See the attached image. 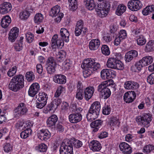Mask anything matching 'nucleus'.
I'll return each mask as SVG.
<instances>
[{
  "instance_id": "obj_16",
  "label": "nucleus",
  "mask_w": 154,
  "mask_h": 154,
  "mask_svg": "<svg viewBox=\"0 0 154 154\" xmlns=\"http://www.w3.org/2000/svg\"><path fill=\"white\" fill-rule=\"evenodd\" d=\"M51 133L47 129H42L38 133V138L42 140H46L50 138Z\"/></svg>"
},
{
  "instance_id": "obj_58",
  "label": "nucleus",
  "mask_w": 154,
  "mask_h": 154,
  "mask_svg": "<svg viewBox=\"0 0 154 154\" xmlns=\"http://www.w3.org/2000/svg\"><path fill=\"white\" fill-rule=\"evenodd\" d=\"M124 68V65L120 60H117L115 69L122 70Z\"/></svg>"
},
{
  "instance_id": "obj_20",
  "label": "nucleus",
  "mask_w": 154,
  "mask_h": 154,
  "mask_svg": "<svg viewBox=\"0 0 154 154\" xmlns=\"http://www.w3.org/2000/svg\"><path fill=\"white\" fill-rule=\"evenodd\" d=\"M94 91L93 87L89 86L87 87L84 91L85 98L86 100H88L92 97Z\"/></svg>"
},
{
  "instance_id": "obj_24",
  "label": "nucleus",
  "mask_w": 154,
  "mask_h": 154,
  "mask_svg": "<svg viewBox=\"0 0 154 154\" xmlns=\"http://www.w3.org/2000/svg\"><path fill=\"white\" fill-rule=\"evenodd\" d=\"M89 146L93 151H98L101 148V146L100 142L96 140H93L89 143Z\"/></svg>"
},
{
  "instance_id": "obj_57",
  "label": "nucleus",
  "mask_w": 154,
  "mask_h": 154,
  "mask_svg": "<svg viewBox=\"0 0 154 154\" xmlns=\"http://www.w3.org/2000/svg\"><path fill=\"white\" fill-rule=\"evenodd\" d=\"M103 39L105 42L108 43L112 40V37L111 35L109 33H107L103 35Z\"/></svg>"
},
{
  "instance_id": "obj_50",
  "label": "nucleus",
  "mask_w": 154,
  "mask_h": 154,
  "mask_svg": "<svg viewBox=\"0 0 154 154\" xmlns=\"http://www.w3.org/2000/svg\"><path fill=\"white\" fill-rule=\"evenodd\" d=\"M25 76L29 82L32 81L35 79V75L33 72L31 71L27 72Z\"/></svg>"
},
{
  "instance_id": "obj_59",
  "label": "nucleus",
  "mask_w": 154,
  "mask_h": 154,
  "mask_svg": "<svg viewBox=\"0 0 154 154\" xmlns=\"http://www.w3.org/2000/svg\"><path fill=\"white\" fill-rule=\"evenodd\" d=\"M111 111V109L109 106L108 105L106 106L103 107V113L105 115L109 114Z\"/></svg>"
},
{
  "instance_id": "obj_18",
  "label": "nucleus",
  "mask_w": 154,
  "mask_h": 154,
  "mask_svg": "<svg viewBox=\"0 0 154 154\" xmlns=\"http://www.w3.org/2000/svg\"><path fill=\"white\" fill-rule=\"evenodd\" d=\"M12 5L11 4L8 2H5L1 5L0 6V14H6L11 10Z\"/></svg>"
},
{
  "instance_id": "obj_3",
  "label": "nucleus",
  "mask_w": 154,
  "mask_h": 154,
  "mask_svg": "<svg viewBox=\"0 0 154 154\" xmlns=\"http://www.w3.org/2000/svg\"><path fill=\"white\" fill-rule=\"evenodd\" d=\"M113 83L112 80H108L102 82L98 86L97 91L100 93V95L102 98L106 99L110 97L111 94L110 90L107 87L110 86Z\"/></svg>"
},
{
  "instance_id": "obj_61",
  "label": "nucleus",
  "mask_w": 154,
  "mask_h": 154,
  "mask_svg": "<svg viewBox=\"0 0 154 154\" xmlns=\"http://www.w3.org/2000/svg\"><path fill=\"white\" fill-rule=\"evenodd\" d=\"M5 151L7 152H9L12 150V147L11 145L9 143H6L4 147Z\"/></svg>"
},
{
  "instance_id": "obj_28",
  "label": "nucleus",
  "mask_w": 154,
  "mask_h": 154,
  "mask_svg": "<svg viewBox=\"0 0 154 154\" xmlns=\"http://www.w3.org/2000/svg\"><path fill=\"white\" fill-rule=\"evenodd\" d=\"M48 98L47 94L44 92L40 93L38 94V97L36 100V102H39L44 103L46 105L47 101Z\"/></svg>"
},
{
  "instance_id": "obj_53",
  "label": "nucleus",
  "mask_w": 154,
  "mask_h": 154,
  "mask_svg": "<svg viewBox=\"0 0 154 154\" xmlns=\"http://www.w3.org/2000/svg\"><path fill=\"white\" fill-rule=\"evenodd\" d=\"M26 41L29 43L32 42L34 39L33 35L30 32L26 34Z\"/></svg>"
},
{
  "instance_id": "obj_8",
  "label": "nucleus",
  "mask_w": 154,
  "mask_h": 154,
  "mask_svg": "<svg viewBox=\"0 0 154 154\" xmlns=\"http://www.w3.org/2000/svg\"><path fill=\"white\" fill-rule=\"evenodd\" d=\"M143 5L140 1H130L128 3V8L132 11H137L141 8Z\"/></svg>"
},
{
  "instance_id": "obj_7",
  "label": "nucleus",
  "mask_w": 154,
  "mask_h": 154,
  "mask_svg": "<svg viewBox=\"0 0 154 154\" xmlns=\"http://www.w3.org/2000/svg\"><path fill=\"white\" fill-rule=\"evenodd\" d=\"M152 115L149 113H145L142 117H138L136 119V121L140 122L144 126H149L152 120Z\"/></svg>"
},
{
  "instance_id": "obj_15",
  "label": "nucleus",
  "mask_w": 154,
  "mask_h": 154,
  "mask_svg": "<svg viewBox=\"0 0 154 154\" xmlns=\"http://www.w3.org/2000/svg\"><path fill=\"white\" fill-rule=\"evenodd\" d=\"M40 89V86L37 83H33L30 86L28 91L29 95L31 97H34L38 92Z\"/></svg>"
},
{
  "instance_id": "obj_38",
  "label": "nucleus",
  "mask_w": 154,
  "mask_h": 154,
  "mask_svg": "<svg viewBox=\"0 0 154 154\" xmlns=\"http://www.w3.org/2000/svg\"><path fill=\"white\" fill-rule=\"evenodd\" d=\"M68 3L70 10L73 11L77 8V1H68Z\"/></svg>"
},
{
  "instance_id": "obj_45",
  "label": "nucleus",
  "mask_w": 154,
  "mask_h": 154,
  "mask_svg": "<svg viewBox=\"0 0 154 154\" xmlns=\"http://www.w3.org/2000/svg\"><path fill=\"white\" fill-rule=\"evenodd\" d=\"M154 49V41H149L146 44L145 50L147 51H151Z\"/></svg>"
},
{
  "instance_id": "obj_48",
  "label": "nucleus",
  "mask_w": 154,
  "mask_h": 154,
  "mask_svg": "<svg viewBox=\"0 0 154 154\" xmlns=\"http://www.w3.org/2000/svg\"><path fill=\"white\" fill-rule=\"evenodd\" d=\"M57 108L56 105L53 103L52 102L49 104H48L47 106V110H45L46 112L45 113H47L48 112H50L51 111H54Z\"/></svg>"
},
{
  "instance_id": "obj_32",
  "label": "nucleus",
  "mask_w": 154,
  "mask_h": 154,
  "mask_svg": "<svg viewBox=\"0 0 154 154\" xmlns=\"http://www.w3.org/2000/svg\"><path fill=\"white\" fill-rule=\"evenodd\" d=\"M60 7L58 5L53 7L50 11V15L51 17H55L60 13Z\"/></svg>"
},
{
  "instance_id": "obj_9",
  "label": "nucleus",
  "mask_w": 154,
  "mask_h": 154,
  "mask_svg": "<svg viewBox=\"0 0 154 154\" xmlns=\"http://www.w3.org/2000/svg\"><path fill=\"white\" fill-rule=\"evenodd\" d=\"M58 35L57 34H55L53 35L51 39V47L52 49L54 51L56 49V45L60 47L61 46H63L64 45V41L62 39H57Z\"/></svg>"
},
{
  "instance_id": "obj_49",
  "label": "nucleus",
  "mask_w": 154,
  "mask_h": 154,
  "mask_svg": "<svg viewBox=\"0 0 154 154\" xmlns=\"http://www.w3.org/2000/svg\"><path fill=\"white\" fill-rule=\"evenodd\" d=\"M143 66H144L143 65V64L140 60L136 63L135 65L133 66V68L134 69V72H137V71H140Z\"/></svg>"
},
{
  "instance_id": "obj_41",
  "label": "nucleus",
  "mask_w": 154,
  "mask_h": 154,
  "mask_svg": "<svg viewBox=\"0 0 154 154\" xmlns=\"http://www.w3.org/2000/svg\"><path fill=\"white\" fill-rule=\"evenodd\" d=\"M32 132L31 129L28 128L24 131L22 132L20 134V136L22 138L25 139L31 135Z\"/></svg>"
},
{
  "instance_id": "obj_60",
  "label": "nucleus",
  "mask_w": 154,
  "mask_h": 154,
  "mask_svg": "<svg viewBox=\"0 0 154 154\" xmlns=\"http://www.w3.org/2000/svg\"><path fill=\"white\" fill-rule=\"evenodd\" d=\"M73 143L75 147L76 148H79L82 145L83 143L82 141L78 140H74L73 142Z\"/></svg>"
},
{
  "instance_id": "obj_46",
  "label": "nucleus",
  "mask_w": 154,
  "mask_h": 154,
  "mask_svg": "<svg viewBox=\"0 0 154 154\" xmlns=\"http://www.w3.org/2000/svg\"><path fill=\"white\" fill-rule=\"evenodd\" d=\"M66 55V53L64 51L61 50L58 53L57 55V58L59 61L61 62L64 60Z\"/></svg>"
},
{
  "instance_id": "obj_12",
  "label": "nucleus",
  "mask_w": 154,
  "mask_h": 154,
  "mask_svg": "<svg viewBox=\"0 0 154 154\" xmlns=\"http://www.w3.org/2000/svg\"><path fill=\"white\" fill-rule=\"evenodd\" d=\"M73 147L72 144L71 143H68V142H63L60 148V154H62L63 152L67 153L70 152H72Z\"/></svg>"
},
{
  "instance_id": "obj_2",
  "label": "nucleus",
  "mask_w": 154,
  "mask_h": 154,
  "mask_svg": "<svg viewBox=\"0 0 154 154\" xmlns=\"http://www.w3.org/2000/svg\"><path fill=\"white\" fill-rule=\"evenodd\" d=\"M24 80L22 75L15 76L11 79L9 85V88L12 91L16 92L24 87Z\"/></svg>"
},
{
  "instance_id": "obj_17",
  "label": "nucleus",
  "mask_w": 154,
  "mask_h": 154,
  "mask_svg": "<svg viewBox=\"0 0 154 154\" xmlns=\"http://www.w3.org/2000/svg\"><path fill=\"white\" fill-rule=\"evenodd\" d=\"M82 119V115L80 113H72L69 115V122L72 123H76L80 122Z\"/></svg>"
},
{
  "instance_id": "obj_34",
  "label": "nucleus",
  "mask_w": 154,
  "mask_h": 154,
  "mask_svg": "<svg viewBox=\"0 0 154 154\" xmlns=\"http://www.w3.org/2000/svg\"><path fill=\"white\" fill-rule=\"evenodd\" d=\"M154 11V5L147 6L143 9L142 11V13L143 15L147 16L150 13Z\"/></svg>"
},
{
  "instance_id": "obj_62",
  "label": "nucleus",
  "mask_w": 154,
  "mask_h": 154,
  "mask_svg": "<svg viewBox=\"0 0 154 154\" xmlns=\"http://www.w3.org/2000/svg\"><path fill=\"white\" fill-rule=\"evenodd\" d=\"M71 64V62L69 60H65L63 63V65L64 68L66 70L69 69Z\"/></svg>"
},
{
  "instance_id": "obj_37",
  "label": "nucleus",
  "mask_w": 154,
  "mask_h": 154,
  "mask_svg": "<svg viewBox=\"0 0 154 154\" xmlns=\"http://www.w3.org/2000/svg\"><path fill=\"white\" fill-rule=\"evenodd\" d=\"M101 78L103 79H109L110 78L109 70L108 69H104L100 72Z\"/></svg>"
},
{
  "instance_id": "obj_40",
  "label": "nucleus",
  "mask_w": 154,
  "mask_h": 154,
  "mask_svg": "<svg viewBox=\"0 0 154 154\" xmlns=\"http://www.w3.org/2000/svg\"><path fill=\"white\" fill-rule=\"evenodd\" d=\"M119 121L116 117H112L110 118L108 124L111 126L116 125H118L119 124Z\"/></svg>"
},
{
  "instance_id": "obj_11",
  "label": "nucleus",
  "mask_w": 154,
  "mask_h": 154,
  "mask_svg": "<svg viewBox=\"0 0 154 154\" xmlns=\"http://www.w3.org/2000/svg\"><path fill=\"white\" fill-rule=\"evenodd\" d=\"M136 93L134 91H131L125 93L123 96L124 101L127 103H132L135 99Z\"/></svg>"
},
{
  "instance_id": "obj_19",
  "label": "nucleus",
  "mask_w": 154,
  "mask_h": 154,
  "mask_svg": "<svg viewBox=\"0 0 154 154\" xmlns=\"http://www.w3.org/2000/svg\"><path fill=\"white\" fill-rule=\"evenodd\" d=\"M124 88L126 89H134L138 88L139 86L136 82L130 80L126 81L124 85Z\"/></svg>"
},
{
  "instance_id": "obj_54",
  "label": "nucleus",
  "mask_w": 154,
  "mask_h": 154,
  "mask_svg": "<svg viewBox=\"0 0 154 154\" xmlns=\"http://www.w3.org/2000/svg\"><path fill=\"white\" fill-rule=\"evenodd\" d=\"M83 90L81 89H77L75 95V97L76 99L79 100H82L84 97Z\"/></svg>"
},
{
  "instance_id": "obj_30",
  "label": "nucleus",
  "mask_w": 154,
  "mask_h": 154,
  "mask_svg": "<svg viewBox=\"0 0 154 154\" xmlns=\"http://www.w3.org/2000/svg\"><path fill=\"white\" fill-rule=\"evenodd\" d=\"M102 123V121L100 120H97L92 122L90 124L91 127L93 128V130L94 132L98 131Z\"/></svg>"
},
{
  "instance_id": "obj_10",
  "label": "nucleus",
  "mask_w": 154,
  "mask_h": 154,
  "mask_svg": "<svg viewBox=\"0 0 154 154\" xmlns=\"http://www.w3.org/2000/svg\"><path fill=\"white\" fill-rule=\"evenodd\" d=\"M84 22L82 20H80L77 22L75 30V34L76 36H78L80 35L82 32L84 34L85 31V29L83 27Z\"/></svg>"
},
{
  "instance_id": "obj_43",
  "label": "nucleus",
  "mask_w": 154,
  "mask_h": 154,
  "mask_svg": "<svg viewBox=\"0 0 154 154\" xmlns=\"http://www.w3.org/2000/svg\"><path fill=\"white\" fill-rule=\"evenodd\" d=\"M154 151V146L153 145L149 144L145 146L143 149V152L145 153H150Z\"/></svg>"
},
{
  "instance_id": "obj_56",
  "label": "nucleus",
  "mask_w": 154,
  "mask_h": 154,
  "mask_svg": "<svg viewBox=\"0 0 154 154\" xmlns=\"http://www.w3.org/2000/svg\"><path fill=\"white\" fill-rule=\"evenodd\" d=\"M65 88L62 86L60 85L58 87L56 92L54 94V96L55 97H58L61 94L62 92L64 91Z\"/></svg>"
},
{
  "instance_id": "obj_44",
  "label": "nucleus",
  "mask_w": 154,
  "mask_h": 154,
  "mask_svg": "<svg viewBox=\"0 0 154 154\" xmlns=\"http://www.w3.org/2000/svg\"><path fill=\"white\" fill-rule=\"evenodd\" d=\"M43 18V15L41 13H38L36 14L34 16V21L35 23H39L42 21Z\"/></svg>"
},
{
  "instance_id": "obj_35",
  "label": "nucleus",
  "mask_w": 154,
  "mask_h": 154,
  "mask_svg": "<svg viewBox=\"0 0 154 154\" xmlns=\"http://www.w3.org/2000/svg\"><path fill=\"white\" fill-rule=\"evenodd\" d=\"M126 7L123 4L119 5L117 7L116 14L118 16L121 15L126 10Z\"/></svg>"
},
{
  "instance_id": "obj_21",
  "label": "nucleus",
  "mask_w": 154,
  "mask_h": 154,
  "mask_svg": "<svg viewBox=\"0 0 154 154\" xmlns=\"http://www.w3.org/2000/svg\"><path fill=\"white\" fill-rule=\"evenodd\" d=\"M138 53L137 51L132 50L127 52L125 56V60L127 62H130L133 59L137 57Z\"/></svg>"
},
{
  "instance_id": "obj_4",
  "label": "nucleus",
  "mask_w": 154,
  "mask_h": 154,
  "mask_svg": "<svg viewBox=\"0 0 154 154\" xmlns=\"http://www.w3.org/2000/svg\"><path fill=\"white\" fill-rule=\"evenodd\" d=\"M100 110V103L98 101L94 102L91 105L89 110V113L87 115L88 120L91 122L97 118Z\"/></svg>"
},
{
  "instance_id": "obj_1",
  "label": "nucleus",
  "mask_w": 154,
  "mask_h": 154,
  "mask_svg": "<svg viewBox=\"0 0 154 154\" xmlns=\"http://www.w3.org/2000/svg\"><path fill=\"white\" fill-rule=\"evenodd\" d=\"M97 6L95 8L97 14L101 18L106 17L110 8V4L106 1H98Z\"/></svg>"
},
{
  "instance_id": "obj_55",
  "label": "nucleus",
  "mask_w": 154,
  "mask_h": 154,
  "mask_svg": "<svg viewBox=\"0 0 154 154\" xmlns=\"http://www.w3.org/2000/svg\"><path fill=\"white\" fill-rule=\"evenodd\" d=\"M30 13L28 11L24 10L21 12L20 14V18L22 20L27 19L29 16Z\"/></svg>"
},
{
  "instance_id": "obj_51",
  "label": "nucleus",
  "mask_w": 154,
  "mask_h": 154,
  "mask_svg": "<svg viewBox=\"0 0 154 154\" xmlns=\"http://www.w3.org/2000/svg\"><path fill=\"white\" fill-rule=\"evenodd\" d=\"M17 67L14 66L10 69L7 72V75L11 77L13 76L17 72Z\"/></svg>"
},
{
  "instance_id": "obj_29",
  "label": "nucleus",
  "mask_w": 154,
  "mask_h": 154,
  "mask_svg": "<svg viewBox=\"0 0 154 154\" xmlns=\"http://www.w3.org/2000/svg\"><path fill=\"white\" fill-rule=\"evenodd\" d=\"M11 22L10 17L8 16H6L2 19L1 26L4 28H7Z\"/></svg>"
},
{
  "instance_id": "obj_64",
  "label": "nucleus",
  "mask_w": 154,
  "mask_h": 154,
  "mask_svg": "<svg viewBox=\"0 0 154 154\" xmlns=\"http://www.w3.org/2000/svg\"><path fill=\"white\" fill-rule=\"evenodd\" d=\"M118 36L122 39L125 38L127 37V34L126 31L124 30H120Z\"/></svg>"
},
{
  "instance_id": "obj_23",
  "label": "nucleus",
  "mask_w": 154,
  "mask_h": 154,
  "mask_svg": "<svg viewBox=\"0 0 154 154\" xmlns=\"http://www.w3.org/2000/svg\"><path fill=\"white\" fill-rule=\"evenodd\" d=\"M119 147L120 150L124 154H130L132 152L131 148L128 143L125 142L121 143L119 145Z\"/></svg>"
},
{
  "instance_id": "obj_25",
  "label": "nucleus",
  "mask_w": 154,
  "mask_h": 154,
  "mask_svg": "<svg viewBox=\"0 0 154 154\" xmlns=\"http://www.w3.org/2000/svg\"><path fill=\"white\" fill-rule=\"evenodd\" d=\"M60 33L62 39L66 42L67 43L69 42V33L67 29L65 28H61Z\"/></svg>"
},
{
  "instance_id": "obj_39",
  "label": "nucleus",
  "mask_w": 154,
  "mask_h": 154,
  "mask_svg": "<svg viewBox=\"0 0 154 154\" xmlns=\"http://www.w3.org/2000/svg\"><path fill=\"white\" fill-rule=\"evenodd\" d=\"M136 41L137 44L139 45H143L146 42L145 37L143 35L138 36L137 37Z\"/></svg>"
},
{
  "instance_id": "obj_52",
  "label": "nucleus",
  "mask_w": 154,
  "mask_h": 154,
  "mask_svg": "<svg viewBox=\"0 0 154 154\" xmlns=\"http://www.w3.org/2000/svg\"><path fill=\"white\" fill-rule=\"evenodd\" d=\"M101 50L103 54L105 55H108L110 54L109 48L107 45H103Z\"/></svg>"
},
{
  "instance_id": "obj_36",
  "label": "nucleus",
  "mask_w": 154,
  "mask_h": 154,
  "mask_svg": "<svg viewBox=\"0 0 154 154\" xmlns=\"http://www.w3.org/2000/svg\"><path fill=\"white\" fill-rule=\"evenodd\" d=\"M84 3L86 7L90 10H93L97 6L94 1H85Z\"/></svg>"
},
{
  "instance_id": "obj_26",
  "label": "nucleus",
  "mask_w": 154,
  "mask_h": 154,
  "mask_svg": "<svg viewBox=\"0 0 154 154\" xmlns=\"http://www.w3.org/2000/svg\"><path fill=\"white\" fill-rule=\"evenodd\" d=\"M53 80L56 83L60 84H64L66 82V78L63 75H56L53 77Z\"/></svg>"
},
{
  "instance_id": "obj_63",
  "label": "nucleus",
  "mask_w": 154,
  "mask_h": 154,
  "mask_svg": "<svg viewBox=\"0 0 154 154\" xmlns=\"http://www.w3.org/2000/svg\"><path fill=\"white\" fill-rule=\"evenodd\" d=\"M147 81L150 84L154 83V73L150 74L148 77Z\"/></svg>"
},
{
  "instance_id": "obj_14",
  "label": "nucleus",
  "mask_w": 154,
  "mask_h": 154,
  "mask_svg": "<svg viewBox=\"0 0 154 154\" xmlns=\"http://www.w3.org/2000/svg\"><path fill=\"white\" fill-rule=\"evenodd\" d=\"M19 29L16 27H13L11 29L9 33L8 39L11 42H14L18 35Z\"/></svg>"
},
{
  "instance_id": "obj_13",
  "label": "nucleus",
  "mask_w": 154,
  "mask_h": 154,
  "mask_svg": "<svg viewBox=\"0 0 154 154\" xmlns=\"http://www.w3.org/2000/svg\"><path fill=\"white\" fill-rule=\"evenodd\" d=\"M15 110L17 114L20 116L25 115L27 112L28 109L26 105L24 103H21Z\"/></svg>"
},
{
  "instance_id": "obj_47",
  "label": "nucleus",
  "mask_w": 154,
  "mask_h": 154,
  "mask_svg": "<svg viewBox=\"0 0 154 154\" xmlns=\"http://www.w3.org/2000/svg\"><path fill=\"white\" fill-rule=\"evenodd\" d=\"M47 146L44 143H41L35 146V149L40 152H45L47 149Z\"/></svg>"
},
{
  "instance_id": "obj_33",
  "label": "nucleus",
  "mask_w": 154,
  "mask_h": 154,
  "mask_svg": "<svg viewBox=\"0 0 154 154\" xmlns=\"http://www.w3.org/2000/svg\"><path fill=\"white\" fill-rule=\"evenodd\" d=\"M117 59L114 58H110L107 61L106 65L108 67L112 69H115Z\"/></svg>"
},
{
  "instance_id": "obj_31",
  "label": "nucleus",
  "mask_w": 154,
  "mask_h": 154,
  "mask_svg": "<svg viewBox=\"0 0 154 154\" xmlns=\"http://www.w3.org/2000/svg\"><path fill=\"white\" fill-rule=\"evenodd\" d=\"M140 60L143 65L145 66L152 63L153 62V59L151 56H147L143 57Z\"/></svg>"
},
{
  "instance_id": "obj_27",
  "label": "nucleus",
  "mask_w": 154,
  "mask_h": 154,
  "mask_svg": "<svg viewBox=\"0 0 154 154\" xmlns=\"http://www.w3.org/2000/svg\"><path fill=\"white\" fill-rule=\"evenodd\" d=\"M58 120L57 116L53 114L48 118L47 121V124L48 127H50L55 125Z\"/></svg>"
},
{
  "instance_id": "obj_6",
  "label": "nucleus",
  "mask_w": 154,
  "mask_h": 154,
  "mask_svg": "<svg viewBox=\"0 0 154 154\" xmlns=\"http://www.w3.org/2000/svg\"><path fill=\"white\" fill-rule=\"evenodd\" d=\"M85 65L86 68H88L93 72L99 69L100 67V64L95 61L93 59L88 58L85 60L82 63V66Z\"/></svg>"
},
{
  "instance_id": "obj_22",
  "label": "nucleus",
  "mask_w": 154,
  "mask_h": 154,
  "mask_svg": "<svg viewBox=\"0 0 154 154\" xmlns=\"http://www.w3.org/2000/svg\"><path fill=\"white\" fill-rule=\"evenodd\" d=\"M100 44L99 40L97 39H92L89 43V48L91 51L96 50L99 48Z\"/></svg>"
},
{
  "instance_id": "obj_5",
  "label": "nucleus",
  "mask_w": 154,
  "mask_h": 154,
  "mask_svg": "<svg viewBox=\"0 0 154 154\" xmlns=\"http://www.w3.org/2000/svg\"><path fill=\"white\" fill-rule=\"evenodd\" d=\"M45 64L47 73L50 74H53L56 67V63L54 58L52 56L49 57L46 61Z\"/></svg>"
},
{
  "instance_id": "obj_42",
  "label": "nucleus",
  "mask_w": 154,
  "mask_h": 154,
  "mask_svg": "<svg viewBox=\"0 0 154 154\" xmlns=\"http://www.w3.org/2000/svg\"><path fill=\"white\" fill-rule=\"evenodd\" d=\"M82 66V64L81 65V67L83 69H85V70L83 71V74L84 77L85 78L89 76L93 72L91 70V69L88 68H86L85 65L83 66Z\"/></svg>"
}]
</instances>
